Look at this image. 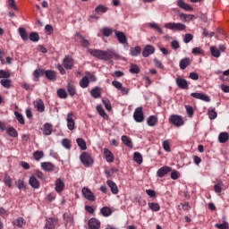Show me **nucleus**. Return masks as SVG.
I'll return each mask as SVG.
<instances>
[{
    "label": "nucleus",
    "mask_w": 229,
    "mask_h": 229,
    "mask_svg": "<svg viewBox=\"0 0 229 229\" xmlns=\"http://www.w3.org/2000/svg\"><path fill=\"white\" fill-rule=\"evenodd\" d=\"M88 53L97 58L98 60H103L104 62H110V60H119V54L114 49L101 50L96 48H88Z\"/></svg>",
    "instance_id": "obj_1"
},
{
    "label": "nucleus",
    "mask_w": 229,
    "mask_h": 229,
    "mask_svg": "<svg viewBox=\"0 0 229 229\" xmlns=\"http://www.w3.org/2000/svg\"><path fill=\"white\" fill-rule=\"evenodd\" d=\"M164 28L172 31H185L187 26L180 22H167L164 24Z\"/></svg>",
    "instance_id": "obj_2"
},
{
    "label": "nucleus",
    "mask_w": 229,
    "mask_h": 229,
    "mask_svg": "<svg viewBox=\"0 0 229 229\" xmlns=\"http://www.w3.org/2000/svg\"><path fill=\"white\" fill-rule=\"evenodd\" d=\"M170 124L176 126V128H180V126H183L185 124V121H183V117L180 114H171L168 118Z\"/></svg>",
    "instance_id": "obj_3"
},
{
    "label": "nucleus",
    "mask_w": 229,
    "mask_h": 229,
    "mask_svg": "<svg viewBox=\"0 0 229 229\" xmlns=\"http://www.w3.org/2000/svg\"><path fill=\"white\" fill-rule=\"evenodd\" d=\"M80 160L81 164L85 165V167H90V165L94 164V159L92 158L90 154H89L88 152H82L80 155Z\"/></svg>",
    "instance_id": "obj_4"
},
{
    "label": "nucleus",
    "mask_w": 229,
    "mask_h": 229,
    "mask_svg": "<svg viewBox=\"0 0 229 229\" xmlns=\"http://www.w3.org/2000/svg\"><path fill=\"white\" fill-rule=\"evenodd\" d=\"M114 33L119 44H122V46H128V38L124 32L114 30Z\"/></svg>",
    "instance_id": "obj_5"
},
{
    "label": "nucleus",
    "mask_w": 229,
    "mask_h": 229,
    "mask_svg": "<svg viewBox=\"0 0 229 229\" xmlns=\"http://www.w3.org/2000/svg\"><path fill=\"white\" fill-rule=\"evenodd\" d=\"M67 128L71 131L76 128V123L74 122V113L70 112L66 115Z\"/></svg>",
    "instance_id": "obj_6"
},
{
    "label": "nucleus",
    "mask_w": 229,
    "mask_h": 229,
    "mask_svg": "<svg viewBox=\"0 0 229 229\" xmlns=\"http://www.w3.org/2000/svg\"><path fill=\"white\" fill-rule=\"evenodd\" d=\"M133 119L136 123H144V111H142V107H137L135 109Z\"/></svg>",
    "instance_id": "obj_7"
},
{
    "label": "nucleus",
    "mask_w": 229,
    "mask_h": 229,
    "mask_svg": "<svg viewBox=\"0 0 229 229\" xmlns=\"http://www.w3.org/2000/svg\"><path fill=\"white\" fill-rule=\"evenodd\" d=\"M81 192L85 199H88V201H96V195H94V192H92L90 189L84 187L82 188Z\"/></svg>",
    "instance_id": "obj_8"
},
{
    "label": "nucleus",
    "mask_w": 229,
    "mask_h": 229,
    "mask_svg": "<svg viewBox=\"0 0 229 229\" xmlns=\"http://www.w3.org/2000/svg\"><path fill=\"white\" fill-rule=\"evenodd\" d=\"M150 55H155V47L153 45H146L142 50V56L148 58Z\"/></svg>",
    "instance_id": "obj_9"
},
{
    "label": "nucleus",
    "mask_w": 229,
    "mask_h": 229,
    "mask_svg": "<svg viewBox=\"0 0 229 229\" xmlns=\"http://www.w3.org/2000/svg\"><path fill=\"white\" fill-rule=\"evenodd\" d=\"M88 226L89 229H99L101 228V222L97 218H90L88 222Z\"/></svg>",
    "instance_id": "obj_10"
},
{
    "label": "nucleus",
    "mask_w": 229,
    "mask_h": 229,
    "mask_svg": "<svg viewBox=\"0 0 229 229\" xmlns=\"http://www.w3.org/2000/svg\"><path fill=\"white\" fill-rule=\"evenodd\" d=\"M191 98H195V99H200L206 103H210V97L203 93H191Z\"/></svg>",
    "instance_id": "obj_11"
},
{
    "label": "nucleus",
    "mask_w": 229,
    "mask_h": 229,
    "mask_svg": "<svg viewBox=\"0 0 229 229\" xmlns=\"http://www.w3.org/2000/svg\"><path fill=\"white\" fill-rule=\"evenodd\" d=\"M63 65L64 69H72V66L74 65V62L71 56L66 55L63 60Z\"/></svg>",
    "instance_id": "obj_12"
},
{
    "label": "nucleus",
    "mask_w": 229,
    "mask_h": 229,
    "mask_svg": "<svg viewBox=\"0 0 229 229\" xmlns=\"http://www.w3.org/2000/svg\"><path fill=\"white\" fill-rule=\"evenodd\" d=\"M172 168L169 166H163L161 168H159L157 172V176L158 178H164V176H165V174H167L168 173H171Z\"/></svg>",
    "instance_id": "obj_13"
},
{
    "label": "nucleus",
    "mask_w": 229,
    "mask_h": 229,
    "mask_svg": "<svg viewBox=\"0 0 229 229\" xmlns=\"http://www.w3.org/2000/svg\"><path fill=\"white\" fill-rule=\"evenodd\" d=\"M29 185H30L32 189H40V182L35 175L30 177Z\"/></svg>",
    "instance_id": "obj_14"
},
{
    "label": "nucleus",
    "mask_w": 229,
    "mask_h": 229,
    "mask_svg": "<svg viewBox=\"0 0 229 229\" xmlns=\"http://www.w3.org/2000/svg\"><path fill=\"white\" fill-rule=\"evenodd\" d=\"M177 6H179V8H182V10H185V12H192V10H194V8L191 6V4L185 3L183 0H178Z\"/></svg>",
    "instance_id": "obj_15"
},
{
    "label": "nucleus",
    "mask_w": 229,
    "mask_h": 229,
    "mask_svg": "<svg viewBox=\"0 0 229 229\" xmlns=\"http://www.w3.org/2000/svg\"><path fill=\"white\" fill-rule=\"evenodd\" d=\"M44 74L47 80H49V81H56V72L53 70H47L44 71Z\"/></svg>",
    "instance_id": "obj_16"
},
{
    "label": "nucleus",
    "mask_w": 229,
    "mask_h": 229,
    "mask_svg": "<svg viewBox=\"0 0 229 229\" xmlns=\"http://www.w3.org/2000/svg\"><path fill=\"white\" fill-rule=\"evenodd\" d=\"M175 83H176L177 87H179V89H189V83L187 82V81L185 79L176 78Z\"/></svg>",
    "instance_id": "obj_17"
},
{
    "label": "nucleus",
    "mask_w": 229,
    "mask_h": 229,
    "mask_svg": "<svg viewBox=\"0 0 229 229\" xmlns=\"http://www.w3.org/2000/svg\"><path fill=\"white\" fill-rule=\"evenodd\" d=\"M41 169H43V171H47V173H51V171H55V165L51 162H42Z\"/></svg>",
    "instance_id": "obj_18"
},
{
    "label": "nucleus",
    "mask_w": 229,
    "mask_h": 229,
    "mask_svg": "<svg viewBox=\"0 0 229 229\" xmlns=\"http://www.w3.org/2000/svg\"><path fill=\"white\" fill-rule=\"evenodd\" d=\"M106 184L108 185L109 189L111 190L112 194H119V188L117 184L114 182L112 180H107Z\"/></svg>",
    "instance_id": "obj_19"
},
{
    "label": "nucleus",
    "mask_w": 229,
    "mask_h": 229,
    "mask_svg": "<svg viewBox=\"0 0 229 229\" xmlns=\"http://www.w3.org/2000/svg\"><path fill=\"white\" fill-rule=\"evenodd\" d=\"M64 189H65V183L64 182V181H62V179L58 178L55 181V192H62L64 191Z\"/></svg>",
    "instance_id": "obj_20"
},
{
    "label": "nucleus",
    "mask_w": 229,
    "mask_h": 229,
    "mask_svg": "<svg viewBox=\"0 0 229 229\" xmlns=\"http://www.w3.org/2000/svg\"><path fill=\"white\" fill-rule=\"evenodd\" d=\"M104 157L106 158V162H108V164H112V162H114V154L108 148H104Z\"/></svg>",
    "instance_id": "obj_21"
},
{
    "label": "nucleus",
    "mask_w": 229,
    "mask_h": 229,
    "mask_svg": "<svg viewBox=\"0 0 229 229\" xmlns=\"http://www.w3.org/2000/svg\"><path fill=\"white\" fill-rule=\"evenodd\" d=\"M189 65H191V59L189 57L182 59L179 63V67L182 71H185Z\"/></svg>",
    "instance_id": "obj_22"
},
{
    "label": "nucleus",
    "mask_w": 229,
    "mask_h": 229,
    "mask_svg": "<svg viewBox=\"0 0 229 229\" xmlns=\"http://www.w3.org/2000/svg\"><path fill=\"white\" fill-rule=\"evenodd\" d=\"M53 133V124L47 123L43 126V135L48 136Z\"/></svg>",
    "instance_id": "obj_23"
},
{
    "label": "nucleus",
    "mask_w": 229,
    "mask_h": 229,
    "mask_svg": "<svg viewBox=\"0 0 229 229\" xmlns=\"http://www.w3.org/2000/svg\"><path fill=\"white\" fill-rule=\"evenodd\" d=\"M34 106L40 113H42V112H44V110H46V106L44 105V101L40 98L36 100Z\"/></svg>",
    "instance_id": "obj_24"
},
{
    "label": "nucleus",
    "mask_w": 229,
    "mask_h": 229,
    "mask_svg": "<svg viewBox=\"0 0 229 229\" xmlns=\"http://www.w3.org/2000/svg\"><path fill=\"white\" fill-rule=\"evenodd\" d=\"M66 89L69 96H71L72 98H73V96H76V86H74L72 82H68Z\"/></svg>",
    "instance_id": "obj_25"
},
{
    "label": "nucleus",
    "mask_w": 229,
    "mask_h": 229,
    "mask_svg": "<svg viewBox=\"0 0 229 229\" xmlns=\"http://www.w3.org/2000/svg\"><path fill=\"white\" fill-rule=\"evenodd\" d=\"M76 143L81 151H85L87 149V141H85L83 138H77Z\"/></svg>",
    "instance_id": "obj_26"
},
{
    "label": "nucleus",
    "mask_w": 229,
    "mask_h": 229,
    "mask_svg": "<svg viewBox=\"0 0 229 229\" xmlns=\"http://www.w3.org/2000/svg\"><path fill=\"white\" fill-rule=\"evenodd\" d=\"M13 226H17L18 228H22V226L26 225V220H24L22 216H20L16 218L14 221H13Z\"/></svg>",
    "instance_id": "obj_27"
},
{
    "label": "nucleus",
    "mask_w": 229,
    "mask_h": 229,
    "mask_svg": "<svg viewBox=\"0 0 229 229\" xmlns=\"http://www.w3.org/2000/svg\"><path fill=\"white\" fill-rule=\"evenodd\" d=\"M224 187H225V183H223V181L219 180L217 183L214 185V191L216 194H221V192H223Z\"/></svg>",
    "instance_id": "obj_28"
},
{
    "label": "nucleus",
    "mask_w": 229,
    "mask_h": 229,
    "mask_svg": "<svg viewBox=\"0 0 229 229\" xmlns=\"http://www.w3.org/2000/svg\"><path fill=\"white\" fill-rule=\"evenodd\" d=\"M90 96L91 98H94V99L101 98V89H99V87L92 89L90 91Z\"/></svg>",
    "instance_id": "obj_29"
},
{
    "label": "nucleus",
    "mask_w": 229,
    "mask_h": 229,
    "mask_svg": "<svg viewBox=\"0 0 229 229\" xmlns=\"http://www.w3.org/2000/svg\"><path fill=\"white\" fill-rule=\"evenodd\" d=\"M6 133L9 135V137H13V139L19 137V132H17V130H15L13 127H7Z\"/></svg>",
    "instance_id": "obj_30"
},
{
    "label": "nucleus",
    "mask_w": 229,
    "mask_h": 229,
    "mask_svg": "<svg viewBox=\"0 0 229 229\" xmlns=\"http://www.w3.org/2000/svg\"><path fill=\"white\" fill-rule=\"evenodd\" d=\"M158 123V117H157L156 115H150L148 119H147V124L148 126H157V123Z\"/></svg>",
    "instance_id": "obj_31"
},
{
    "label": "nucleus",
    "mask_w": 229,
    "mask_h": 229,
    "mask_svg": "<svg viewBox=\"0 0 229 229\" xmlns=\"http://www.w3.org/2000/svg\"><path fill=\"white\" fill-rule=\"evenodd\" d=\"M64 219L65 221V226H67L68 225H72V223H74V219L72 218V215H71V213H64Z\"/></svg>",
    "instance_id": "obj_32"
},
{
    "label": "nucleus",
    "mask_w": 229,
    "mask_h": 229,
    "mask_svg": "<svg viewBox=\"0 0 229 229\" xmlns=\"http://www.w3.org/2000/svg\"><path fill=\"white\" fill-rule=\"evenodd\" d=\"M100 214H102L104 217H109V216H112V208L110 207H103L100 209Z\"/></svg>",
    "instance_id": "obj_33"
},
{
    "label": "nucleus",
    "mask_w": 229,
    "mask_h": 229,
    "mask_svg": "<svg viewBox=\"0 0 229 229\" xmlns=\"http://www.w3.org/2000/svg\"><path fill=\"white\" fill-rule=\"evenodd\" d=\"M90 83V80L89 79L88 76H84L82 77V79L80 81V87H81V89H87V87H89Z\"/></svg>",
    "instance_id": "obj_34"
},
{
    "label": "nucleus",
    "mask_w": 229,
    "mask_h": 229,
    "mask_svg": "<svg viewBox=\"0 0 229 229\" xmlns=\"http://www.w3.org/2000/svg\"><path fill=\"white\" fill-rule=\"evenodd\" d=\"M142 51V48L140 47H134L130 49V55L131 56H139Z\"/></svg>",
    "instance_id": "obj_35"
},
{
    "label": "nucleus",
    "mask_w": 229,
    "mask_h": 229,
    "mask_svg": "<svg viewBox=\"0 0 229 229\" xmlns=\"http://www.w3.org/2000/svg\"><path fill=\"white\" fill-rule=\"evenodd\" d=\"M18 32L20 34V37L23 39V40H28V38H30V36L28 35V32L26 31L25 28L20 27L18 29Z\"/></svg>",
    "instance_id": "obj_36"
},
{
    "label": "nucleus",
    "mask_w": 229,
    "mask_h": 229,
    "mask_svg": "<svg viewBox=\"0 0 229 229\" xmlns=\"http://www.w3.org/2000/svg\"><path fill=\"white\" fill-rule=\"evenodd\" d=\"M229 139L228 132H221L218 135V140L221 144H225V142H227Z\"/></svg>",
    "instance_id": "obj_37"
},
{
    "label": "nucleus",
    "mask_w": 229,
    "mask_h": 229,
    "mask_svg": "<svg viewBox=\"0 0 229 229\" xmlns=\"http://www.w3.org/2000/svg\"><path fill=\"white\" fill-rule=\"evenodd\" d=\"M32 156L37 162H40V160L44 158V152L40 150H37L33 152Z\"/></svg>",
    "instance_id": "obj_38"
},
{
    "label": "nucleus",
    "mask_w": 229,
    "mask_h": 229,
    "mask_svg": "<svg viewBox=\"0 0 229 229\" xmlns=\"http://www.w3.org/2000/svg\"><path fill=\"white\" fill-rule=\"evenodd\" d=\"M97 112L98 114L103 117V119H108V114H106V112H105V109L101 106H97Z\"/></svg>",
    "instance_id": "obj_39"
},
{
    "label": "nucleus",
    "mask_w": 229,
    "mask_h": 229,
    "mask_svg": "<svg viewBox=\"0 0 229 229\" xmlns=\"http://www.w3.org/2000/svg\"><path fill=\"white\" fill-rule=\"evenodd\" d=\"M133 160H134V162H136V164L140 165V164H142V162H143L142 154H140V152H134Z\"/></svg>",
    "instance_id": "obj_40"
},
{
    "label": "nucleus",
    "mask_w": 229,
    "mask_h": 229,
    "mask_svg": "<svg viewBox=\"0 0 229 229\" xmlns=\"http://www.w3.org/2000/svg\"><path fill=\"white\" fill-rule=\"evenodd\" d=\"M148 208L152 210V212H158L160 210V204L155 202H149Z\"/></svg>",
    "instance_id": "obj_41"
},
{
    "label": "nucleus",
    "mask_w": 229,
    "mask_h": 229,
    "mask_svg": "<svg viewBox=\"0 0 229 229\" xmlns=\"http://www.w3.org/2000/svg\"><path fill=\"white\" fill-rule=\"evenodd\" d=\"M208 115L211 121L216 119L217 117V112H216V108L209 107L208 109Z\"/></svg>",
    "instance_id": "obj_42"
},
{
    "label": "nucleus",
    "mask_w": 229,
    "mask_h": 229,
    "mask_svg": "<svg viewBox=\"0 0 229 229\" xmlns=\"http://www.w3.org/2000/svg\"><path fill=\"white\" fill-rule=\"evenodd\" d=\"M100 31L104 37H110L114 33V30L108 27L102 28Z\"/></svg>",
    "instance_id": "obj_43"
},
{
    "label": "nucleus",
    "mask_w": 229,
    "mask_h": 229,
    "mask_svg": "<svg viewBox=\"0 0 229 229\" xmlns=\"http://www.w3.org/2000/svg\"><path fill=\"white\" fill-rule=\"evenodd\" d=\"M0 84L4 89H10L12 87V80H10V79H2L0 81Z\"/></svg>",
    "instance_id": "obj_44"
},
{
    "label": "nucleus",
    "mask_w": 229,
    "mask_h": 229,
    "mask_svg": "<svg viewBox=\"0 0 229 229\" xmlns=\"http://www.w3.org/2000/svg\"><path fill=\"white\" fill-rule=\"evenodd\" d=\"M210 53L214 58H219V56H221V52H219V49L214 46L210 47Z\"/></svg>",
    "instance_id": "obj_45"
},
{
    "label": "nucleus",
    "mask_w": 229,
    "mask_h": 229,
    "mask_svg": "<svg viewBox=\"0 0 229 229\" xmlns=\"http://www.w3.org/2000/svg\"><path fill=\"white\" fill-rule=\"evenodd\" d=\"M77 37H79V38H81V44L82 47H90V42L89 41V39H86L81 34H77Z\"/></svg>",
    "instance_id": "obj_46"
},
{
    "label": "nucleus",
    "mask_w": 229,
    "mask_h": 229,
    "mask_svg": "<svg viewBox=\"0 0 229 229\" xmlns=\"http://www.w3.org/2000/svg\"><path fill=\"white\" fill-rule=\"evenodd\" d=\"M95 12L96 13H106V12H108V7L99 4L95 8Z\"/></svg>",
    "instance_id": "obj_47"
},
{
    "label": "nucleus",
    "mask_w": 229,
    "mask_h": 229,
    "mask_svg": "<svg viewBox=\"0 0 229 229\" xmlns=\"http://www.w3.org/2000/svg\"><path fill=\"white\" fill-rule=\"evenodd\" d=\"M122 141L123 142V144L125 146H127V148H133L131 140H130V138H128V136H126V135L122 136Z\"/></svg>",
    "instance_id": "obj_48"
},
{
    "label": "nucleus",
    "mask_w": 229,
    "mask_h": 229,
    "mask_svg": "<svg viewBox=\"0 0 229 229\" xmlns=\"http://www.w3.org/2000/svg\"><path fill=\"white\" fill-rule=\"evenodd\" d=\"M149 28H152V30L157 31L159 35H164V30H162V28H160V26H158V24L155 22L149 23Z\"/></svg>",
    "instance_id": "obj_49"
},
{
    "label": "nucleus",
    "mask_w": 229,
    "mask_h": 229,
    "mask_svg": "<svg viewBox=\"0 0 229 229\" xmlns=\"http://www.w3.org/2000/svg\"><path fill=\"white\" fill-rule=\"evenodd\" d=\"M14 115H15L18 123H20V124H26V121L24 120V116L22 115V114L15 111Z\"/></svg>",
    "instance_id": "obj_50"
},
{
    "label": "nucleus",
    "mask_w": 229,
    "mask_h": 229,
    "mask_svg": "<svg viewBox=\"0 0 229 229\" xmlns=\"http://www.w3.org/2000/svg\"><path fill=\"white\" fill-rule=\"evenodd\" d=\"M130 72L131 74H139L140 72V69L139 68V66L135 64H131L130 65Z\"/></svg>",
    "instance_id": "obj_51"
},
{
    "label": "nucleus",
    "mask_w": 229,
    "mask_h": 229,
    "mask_svg": "<svg viewBox=\"0 0 229 229\" xmlns=\"http://www.w3.org/2000/svg\"><path fill=\"white\" fill-rule=\"evenodd\" d=\"M29 38L31 42H38V40H40V36H38V33L37 32H30Z\"/></svg>",
    "instance_id": "obj_52"
},
{
    "label": "nucleus",
    "mask_w": 229,
    "mask_h": 229,
    "mask_svg": "<svg viewBox=\"0 0 229 229\" xmlns=\"http://www.w3.org/2000/svg\"><path fill=\"white\" fill-rule=\"evenodd\" d=\"M57 96L60 99H67V91L64 89H57Z\"/></svg>",
    "instance_id": "obj_53"
},
{
    "label": "nucleus",
    "mask_w": 229,
    "mask_h": 229,
    "mask_svg": "<svg viewBox=\"0 0 229 229\" xmlns=\"http://www.w3.org/2000/svg\"><path fill=\"white\" fill-rule=\"evenodd\" d=\"M102 103L105 106V108L110 112L112 110V103H110V100L108 98H103Z\"/></svg>",
    "instance_id": "obj_54"
},
{
    "label": "nucleus",
    "mask_w": 229,
    "mask_h": 229,
    "mask_svg": "<svg viewBox=\"0 0 229 229\" xmlns=\"http://www.w3.org/2000/svg\"><path fill=\"white\" fill-rule=\"evenodd\" d=\"M40 74H44V69L35 70L33 72L34 81H38V79L40 78Z\"/></svg>",
    "instance_id": "obj_55"
},
{
    "label": "nucleus",
    "mask_w": 229,
    "mask_h": 229,
    "mask_svg": "<svg viewBox=\"0 0 229 229\" xmlns=\"http://www.w3.org/2000/svg\"><path fill=\"white\" fill-rule=\"evenodd\" d=\"M186 114L188 117H192L194 115V108L191 106H185Z\"/></svg>",
    "instance_id": "obj_56"
},
{
    "label": "nucleus",
    "mask_w": 229,
    "mask_h": 229,
    "mask_svg": "<svg viewBox=\"0 0 229 229\" xmlns=\"http://www.w3.org/2000/svg\"><path fill=\"white\" fill-rule=\"evenodd\" d=\"M12 76V73L10 72H6L4 70H0V78L8 79Z\"/></svg>",
    "instance_id": "obj_57"
},
{
    "label": "nucleus",
    "mask_w": 229,
    "mask_h": 229,
    "mask_svg": "<svg viewBox=\"0 0 229 229\" xmlns=\"http://www.w3.org/2000/svg\"><path fill=\"white\" fill-rule=\"evenodd\" d=\"M193 38H194V35L189 34V33L185 34L183 38V42L184 44H189V42H191Z\"/></svg>",
    "instance_id": "obj_58"
},
{
    "label": "nucleus",
    "mask_w": 229,
    "mask_h": 229,
    "mask_svg": "<svg viewBox=\"0 0 229 229\" xmlns=\"http://www.w3.org/2000/svg\"><path fill=\"white\" fill-rule=\"evenodd\" d=\"M180 17H182V19H184V21H192V19H194V15L192 14L181 13Z\"/></svg>",
    "instance_id": "obj_59"
},
{
    "label": "nucleus",
    "mask_w": 229,
    "mask_h": 229,
    "mask_svg": "<svg viewBox=\"0 0 229 229\" xmlns=\"http://www.w3.org/2000/svg\"><path fill=\"white\" fill-rule=\"evenodd\" d=\"M215 226L217 229H229V225L227 222H224L223 224H216Z\"/></svg>",
    "instance_id": "obj_60"
},
{
    "label": "nucleus",
    "mask_w": 229,
    "mask_h": 229,
    "mask_svg": "<svg viewBox=\"0 0 229 229\" xmlns=\"http://www.w3.org/2000/svg\"><path fill=\"white\" fill-rule=\"evenodd\" d=\"M62 145L64 146V148H65V149H71V140H69L68 139H64L62 140Z\"/></svg>",
    "instance_id": "obj_61"
},
{
    "label": "nucleus",
    "mask_w": 229,
    "mask_h": 229,
    "mask_svg": "<svg viewBox=\"0 0 229 229\" xmlns=\"http://www.w3.org/2000/svg\"><path fill=\"white\" fill-rule=\"evenodd\" d=\"M163 148L169 153L171 151V146L169 145V140H164L163 141Z\"/></svg>",
    "instance_id": "obj_62"
},
{
    "label": "nucleus",
    "mask_w": 229,
    "mask_h": 229,
    "mask_svg": "<svg viewBox=\"0 0 229 229\" xmlns=\"http://www.w3.org/2000/svg\"><path fill=\"white\" fill-rule=\"evenodd\" d=\"M16 187L18 188V189H26V185L24 184V181H22V180H18L17 182H16Z\"/></svg>",
    "instance_id": "obj_63"
},
{
    "label": "nucleus",
    "mask_w": 229,
    "mask_h": 229,
    "mask_svg": "<svg viewBox=\"0 0 229 229\" xmlns=\"http://www.w3.org/2000/svg\"><path fill=\"white\" fill-rule=\"evenodd\" d=\"M220 89L222 90V92H225V94H229V86L226 84H221Z\"/></svg>",
    "instance_id": "obj_64"
}]
</instances>
